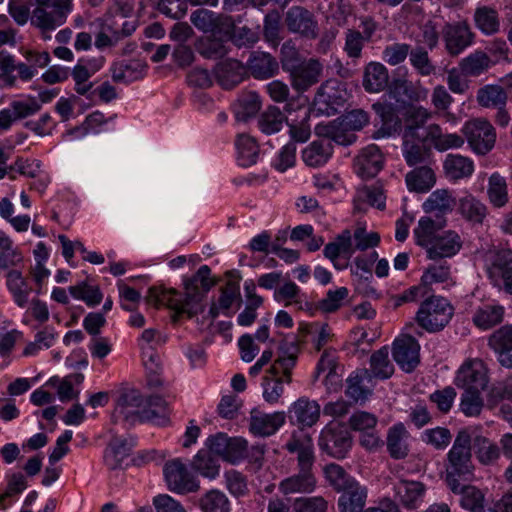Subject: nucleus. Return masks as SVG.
Masks as SVG:
<instances>
[{"instance_id": "39448f33", "label": "nucleus", "mask_w": 512, "mask_h": 512, "mask_svg": "<svg viewBox=\"0 0 512 512\" xmlns=\"http://www.w3.org/2000/svg\"><path fill=\"white\" fill-rule=\"evenodd\" d=\"M453 313L454 308L447 299L432 296L422 302L416 320L423 329L438 332L450 322Z\"/></svg>"}, {"instance_id": "f704fd0d", "label": "nucleus", "mask_w": 512, "mask_h": 512, "mask_svg": "<svg viewBox=\"0 0 512 512\" xmlns=\"http://www.w3.org/2000/svg\"><path fill=\"white\" fill-rule=\"evenodd\" d=\"M216 34L200 36L194 43V48L205 59L217 60L226 56L229 48L226 41L221 37H216Z\"/></svg>"}, {"instance_id": "cd10ccee", "label": "nucleus", "mask_w": 512, "mask_h": 512, "mask_svg": "<svg viewBox=\"0 0 512 512\" xmlns=\"http://www.w3.org/2000/svg\"><path fill=\"white\" fill-rule=\"evenodd\" d=\"M214 73L223 88L231 89L243 81L246 68L236 59H227L215 66Z\"/></svg>"}, {"instance_id": "680f3d73", "label": "nucleus", "mask_w": 512, "mask_h": 512, "mask_svg": "<svg viewBox=\"0 0 512 512\" xmlns=\"http://www.w3.org/2000/svg\"><path fill=\"white\" fill-rule=\"evenodd\" d=\"M203 512H230L228 497L219 490H210L200 499Z\"/></svg>"}, {"instance_id": "bb28decb", "label": "nucleus", "mask_w": 512, "mask_h": 512, "mask_svg": "<svg viewBox=\"0 0 512 512\" xmlns=\"http://www.w3.org/2000/svg\"><path fill=\"white\" fill-rule=\"evenodd\" d=\"M338 498L339 512H363L367 499V488L357 480L340 491Z\"/></svg>"}, {"instance_id": "3c124183", "label": "nucleus", "mask_w": 512, "mask_h": 512, "mask_svg": "<svg viewBox=\"0 0 512 512\" xmlns=\"http://www.w3.org/2000/svg\"><path fill=\"white\" fill-rule=\"evenodd\" d=\"M504 317V308L500 305H485L479 308L474 316L473 322L481 329L487 330L501 323Z\"/></svg>"}, {"instance_id": "2f4dec72", "label": "nucleus", "mask_w": 512, "mask_h": 512, "mask_svg": "<svg viewBox=\"0 0 512 512\" xmlns=\"http://www.w3.org/2000/svg\"><path fill=\"white\" fill-rule=\"evenodd\" d=\"M456 199L448 189H437L433 191L424 201L422 207L425 213L435 214L437 218L453 211Z\"/></svg>"}, {"instance_id": "0e129e2a", "label": "nucleus", "mask_w": 512, "mask_h": 512, "mask_svg": "<svg viewBox=\"0 0 512 512\" xmlns=\"http://www.w3.org/2000/svg\"><path fill=\"white\" fill-rule=\"evenodd\" d=\"M324 474L330 486L337 492H340L356 480L354 477L350 476L343 467L335 463L326 465Z\"/></svg>"}, {"instance_id": "393cba45", "label": "nucleus", "mask_w": 512, "mask_h": 512, "mask_svg": "<svg viewBox=\"0 0 512 512\" xmlns=\"http://www.w3.org/2000/svg\"><path fill=\"white\" fill-rule=\"evenodd\" d=\"M247 71L259 80L272 78L279 71L277 59L268 52L253 51L247 61Z\"/></svg>"}, {"instance_id": "8fccbe9b", "label": "nucleus", "mask_w": 512, "mask_h": 512, "mask_svg": "<svg viewBox=\"0 0 512 512\" xmlns=\"http://www.w3.org/2000/svg\"><path fill=\"white\" fill-rule=\"evenodd\" d=\"M370 372L379 379H388L394 373V365L389 359L387 346L375 351L370 357Z\"/></svg>"}, {"instance_id": "1a4fd4ad", "label": "nucleus", "mask_w": 512, "mask_h": 512, "mask_svg": "<svg viewBox=\"0 0 512 512\" xmlns=\"http://www.w3.org/2000/svg\"><path fill=\"white\" fill-rule=\"evenodd\" d=\"M446 53L458 57L474 43L475 34L467 20L446 22L441 29Z\"/></svg>"}, {"instance_id": "9b49d317", "label": "nucleus", "mask_w": 512, "mask_h": 512, "mask_svg": "<svg viewBox=\"0 0 512 512\" xmlns=\"http://www.w3.org/2000/svg\"><path fill=\"white\" fill-rule=\"evenodd\" d=\"M487 273L494 285L512 295V250L494 252L490 257Z\"/></svg>"}, {"instance_id": "c9c22d12", "label": "nucleus", "mask_w": 512, "mask_h": 512, "mask_svg": "<svg viewBox=\"0 0 512 512\" xmlns=\"http://www.w3.org/2000/svg\"><path fill=\"white\" fill-rule=\"evenodd\" d=\"M415 138L403 135L402 154L409 166L425 164L431 156L430 148L424 144L425 137L422 140Z\"/></svg>"}, {"instance_id": "6e6d98bb", "label": "nucleus", "mask_w": 512, "mask_h": 512, "mask_svg": "<svg viewBox=\"0 0 512 512\" xmlns=\"http://www.w3.org/2000/svg\"><path fill=\"white\" fill-rule=\"evenodd\" d=\"M69 292L77 300H81L89 307L97 306L101 303L103 295L98 286L90 285L82 281L69 287Z\"/></svg>"}, {"instance_id": "473e14b6", "label": "nucleus", "mask_w": 512, "mask_h": 512, "mask_svg": "<svg viewBox=\"0 0 512 512\" xmlns=\"http://www.w3.org/2000/svg\"><path fill=\"white\" fill-rule=\"evenodd\" d=\"M425 140L430 141L433 147L440 152L449 149H458L464 145L465 138L456 133H443L438 124H430L426 128Z\"/></svg>"}, {"instance_id": "c756f323", "label": "nucleus", "mask_w": 512, "mask_h": 512, "mask_svg": "<svg viewBox=\"0 0 512 512\" xmlns=\"http://www.w3.org/2000/svg\"><path fill=\"white\" fill-rule=\"evenodd\" d=\"M333 154L331 139L323 138L311 142L302 151L303 162L313 168L325 165Z\"/></svg>"}, {"instance_id": "aec40b11", "label": "nucleus", "mask_w": 512, "mask_h": 512, "mask_svg": "<svg viewBox=\"0 0 512 512\" xmlns=\"http://www.w3.org/2000/svg\"><path fill=\"white\" fill-rule=\"evenodd\" d=\"M418 342L412 336H404L393 343V358L405 372H412L419 364Z\"/></svg>"}, {"instance_id": "72a5a7b5", "label": "nucleus", "mask_w": 512, "mask_h": 512, "mask_svg": "<svg viewBox=\"0 0 512 512\" xmlns=\"http://www.w3.org/2000/svg\"><path fill=\"white\" fill-rule=\"evenodd\" d=\"M389 82L388 69L380 62H370L364 69L363 87L369 93H379Z\"/></svg>"}, {"instance_id": "4be33fe9", "label": "nucleus", "mask_w": 512, "mask_h": 512, "mask_svg": "<svg viewBox=\"0 0 512 512\" xmlns=\"http://www.w3.org/2000/svg\"><path fill=\"white\" fill-rule=\"evenodd\" d=\"M299 350L296 341H282L279 346L278 358L270 367L269 373L274 375L283 374L286 383H291V372L296 365Z\"/></svg>"}, {"instance_id": "412c9836", "label": "nucleus", "mask_w": 512, "mask_h": 512, "mask_svg": "<svg viewBox=\"0 0 512 512\" xmlns=\"http://www.w3.org/2000/svg\"><path fill=\"white\" fill-rule=\"evenodd\" d=\"M488 346L496 353L502 367L512 368V325L495 330L488 338Z\"/></svg>"}, {"instance_id": "f257e3e1", "label": "nucleus", "mask_w": 512, "mask_h": 512, "mask_svg": "<svg viewBox=\"0 0 512 512\" xmlns=\"http://www.w3.org/2000/svg\"><path fill=\"white\" fill-rule=\"evenodd\" d=\"M286 448L291 453H297L298 473L282 480L280 491L285 495L312 492L316 487V479L312 472L315 456L311 437L308 434H293Z\"/></svg>"}, {"instance_id": "603ef678", "label": "nucleus", "mask_w": 512, "mask_h": 512, "mask_svg": "<svg viewBox=\"0 0 512 512\" xmlns=\"http://www.w3.org/2000/svg\"><path fill=\"white\" fill-rule=\"evenodd\" d=\"M490 58L482 51H475L459 62L461 73L465 76H479L489 68Z\"/></svg>"}, {"instance_id": "f8f14e48", "label": "nucleus", "mask_w": 512, "mask_h": 512, "mask_svg": "<svg viewBox=\"0 0 512 512\" xmlns=\"http://www.w3.org/2000/svg\"><path fill=\"white\" fill-rule=\"evenodd\" d=\"M165 480L171 491L185 494L199 490V483L189 473L180 459H173L164 465Z\"/></svg>"}, {"instance_id": "c85d7f7f", "label": "nucleus", "mask_w": 512, "mask_h": 512, "mask_svg": "<svg viewBox=\"0 0 512 512\" xmlns=\"http://www.w3.org/2000/svg\"><path fill=\"white\" fill-rule=\"evenodd\" d=\"M320 417V405L306 397L295 401L290 408V418L301 427H312Z\"/></svg>"}, {"instance_id": "58836bf2", "label": "nucleus", "mask_w": 512, "mask_h": 512, "mask_svg": "<svg viewBox=\"0 0 512 512\" xmlns=\"http://www.w3.org/2000/svg\"><path fill=\"white\" fill-rule=\"evenodd\" d=\"M405 181L410 191L425 193L435 185L436 176L429 166L422 165L408 172Z\"/></svg>"}, {"instance_id": "0eeeda50", "label": "nucleus", "mask_w": 512, "mask_h": 512, "mask_svg": "<svg viewBox=\"0 0 512 512\" xmlns=\"http://www.w3.org/2000/svg\"><path fill=\"white\" fill-rule=\"evenodd\" d=\"M284 25L287 31L304 40H316L320 26L316 15L308 8L294 5L284 13Z\"/></svg>"}, {"instance_id": "a878e982", "label": "nucleus", "mask_w": 512, "mask_h": 512, "mask_svg": "<svg viewBox=\"0 0 512 512\" xmlns=\"http://www.w3.org/2000/svg\"><path fill=\"white\" fill-rule=\"evenodd\" d=\"M285 423L284 412L266 414L258 409L250 413V430L259 436H270L274 434Z\"/></svg>"}, {"instance_id": "a19ab883", "label": "nucleus", "mask_w": 512, "mask_h": 512, "mask_svg": "<svg viewBox=\"0 0 512 512\" xmlns=\"http://www.w3.org/2000/svg\"><path fill=\"white\" fill-rule=\"evenodd\" d=\"M408 431L402 423L392 426L387 434V450L394 459H403L408 455Z\"/></svg>"}, {"instance_id": "b1692460", "label": "nucleus", "mask_w": 512, "mask_h": 512, "mask_svg": "<svg viewBox=\"0 0 512 512\" xmlns=\"http://www.w3.org/2000/svg\"><path fill=\"white\" fill-rule=\"evenodd\" d=\"M384 156L379 147L371 144L363 148L355 158L357 173L363 178L375 177L383 168Z\"/></svg>"}, {"instance_id": "5701e85b", "label": "nucleus", "mask_w": 512, "mask_h": 512, "mask_svg": "<svg viewBox=\"0 0 512 512\" xmlns=\"http://www.w3.org/2000/svg\"><path fill=\"white\" fill-rule=\"evenodd\" d=\"M462 244V239L457 232L445 231L442 235L437 236L426 249L427 256L432 260L452 257L460 251Z\"/></svg>"}, {"instance_id": "dca6fc26", "label": "nucleus", "mask_w": 512, "mask_h": 512, "mask_svg": "<svg viewBox=\"0 0 512 512\" xmlns=\"http://www.w3.org/2000/svg\"><path fill=\"white\" fill-rule=\"evenodd\" d=\"M488 369L479 358L466 360L459 368L455 385L462 389H485L488 384Z\"/></svg>"}, {"instance_id": "4d7b16f0", "label": "nucleus", "mask_w": 512, "mask_h": 512, "mask_svg": "<svg viewBox=\"0 0 512 512\" xmlns=\"http://www.w3.org/2000/svg\"><path fill=\"white\" fill-rule=\"evenodd\" d=\"M192 468L203 477L214 479L219 475L220 465L208 451L200 450L193 458Z\"/></svg>"}, {"instance_id": "13d9d810", "label": "nucleus", "mask_w": 512, "mask_h": 512, "mask_svg": "<svg viewBox=\"0 0 512 512\" xmlns=\"http://www.w3.org/2000/svg\"><path fill=\"white\" fill-rule=\"evenodd\" d=\"M408 55L411 66L419 75L426 77L435 73L436 67L432 63L425 47L416 46L413 49L410 48Z\"/></svg>"}, {"instance_id": "6e6552de", "label": "nucleus", "mask_w": 512, "mask_h": 512, "mask_svg": "<svg viewBox=\"0 0 512 512\" xmlns=\"http://www.w3.org/2000/svg\"><path fill=\"white\" fill-rule=\"evenodd\" d=\"M319 447L329 456L343 459L352 447L350 432L345 425L330 422L320 433Z\"/></svg>"}, {"instance_id": "79ce46f5", "label": "nucleus", "mask_w": 512, "mask_h": 512, "mask_svg": "<svg viewBox=\"0 0 512 512\" xmlns=\"http://www.w3.org/2000/svg\"><path fill=\"white\" fill-rule=\"evenodd\" d=\"M473 20L475 27L486 36L497 34L500 31L499 15L494 8L488 6L477 7Z\"/></svg>"}, {"instance_id": "7c9ffc66", "label": "nucleus", "mask_w": 512, "mask_h": 512, "mask_svg": "<svg viewBox=\"0 0 512 512\" xmlns=\"http://www.w3.org/2000/svg\"><path fill=\"white\" fill-rule=\"evenodd\" d=\"M375 113L380 117L382 126L373 134V138H385L394 134L400 127V120L395 107L391 103L376 102L372 105Z\"/></svg>"}, {"instance_id": "20e7f679", "label": "nucleus", "mask_w": 512, "mask_h": 512, "mask_svg": "<svg viewBox=\"0 0 512 512\" xmlns=\"http://www.w3.org/2000/svg\"><path fill=\"white\" fill-rule=\"evenodd\" d=\"M73 0H35L31 25L41 31L42 38L49 40L50 32L63 25L72 11Z\"/></svg>"}, {"instance_id": "a18cd8bd", "label": "nucleus", "mask_w": 512, "mask_h": 512, "mask_svg": "<svg viewBox=\"0 0 512 512\" xmlns=\"http://www.w3.org/2000/svg\"><path fill=\"white\" fill-rule=\"evenodd\" d=\"M477 103L484 108H500L505 106L507 93L499 85H485L478 89Z\"/></svg>"}, {"instance_id": "a211bd4d", "label": "nucleus", "mask_w": 512, "mask_h": 512, "mask_svg": "<svg viewBox=\"0 0 512 512\" xmlns=\"http://www.w3.org/2000/svg\"><path fill=\"white\" fill-rule=\"evenodd\" d=\"M215 285V281L211 278V269L207 265L201 266L197 272L184 283L185 295H187V303L201 309V300L203 296Z\"/></svg>"}, {"instance_id": "864d4df0", "label": "nucleus", "mask_w": 512, "mask_h": 512, "mask_svg": "<svg viewBox=\"0 0 512 512\" xmlns=\"http://www.w3.org/2000/svg\"><path fill=\"white\" fill-rule=\"evenodd\" d=\"M238 162L243 167H249L256 163L259 148L254 138L249 135H239L236 140Z\"/></svg>"}, {"instance_id": "6ab92c4d", "label": "nucleus", "mask_w": 512, "mask_h": 512, "mask_svg": "<svg viewBox=\"0 0 512 512\" xmlns=\"http://www.w3.org/2000/svg\"><path fill=\"white\" fill-rule=\"evenodd\" d=\"M148 297L150 302H154L156 305H165L177 314H187L189 317H193L199 313V309H196L195 306L188 305L187 295L182 298L174 289L150 288Z\"/></svg>"}, {"instance_id": "de8ad7c7", "label": "nucleus", "mask_w": 512, "mask_h": 512, "mask_svg": "<svg viewBox=\"0 0 512 512\" xmlns=\"http://www.w3.org/2000/svg\"><path fill=\"white\" fill-rule=\"evenodd\" d=\"M487 196L490 203L496 207H504L509 200L506 180L499 173H493L488 179Z\"/></svg>"}, {"instance_id": "052dcab7", "label": "nucleus", "mask_w": 512, "mask_h": 512, "mask_svg": "<svg viewBox=\"0 0 512 512\" xmlns=\"http://www.w3.org/2000/svg\"><path fill=\"white\" fill-rule=\"evenodd\" d=\"M285 121V116L278 107H268L259 117L258 126L265 134L280 131Z\"/></svg>"}, {"instance_id": "423d86ee", "label": "nucleus", "mask_w": 512, "mask_h": 512, "mask_svg": "<svg viewBox=\"0 0 512 512\" xmlns=\"http://www.w3.org/2000/svg\"><path fill=\"white\" fill-rule=\"evenodd\" d=\"M461 132L471 150L477 155L484 156L495 146V128L485 118L480 117L466 121Z\"/></svg>"}, {"instance_id": "bf43d9fd", "label": "nucleus", "mask_w": 512, "mask_h": 512, "mask_svg": "<svg viewBox=\"0 0 512 512\" xmlns=\"http://www.w3.org/2000/svg\"><path fill=\"white\" fill-rule=\"evenodd\" d=\"M281 16L278 10L273 9L269 11L263 21V36L266 42H268L272 47H277L282 40L280 35L281 26H280Z\"/></svg>"}, {"instance_id": "2eb2a0df", "label": "nucleus", "mask_w": 512, "mask_h": 512, "mask_svg": "<svg viewBox=\"0 0 512 512\" xmlns=\"http://www.w3.org/2000/svg\"><path fill=\"white\" fill-rule=\"evenodd\" d=\"M190 21L198 30L204 33L229 35L234 27L231 16L216 14L204 8L192 12Z\"/></svg>"}, {"instance_id": "ea45409f", "label": "nucleus", "mask_w": 512, "mask_h": 512, "mask_svg": "<svg viewBox=\"0 0 512 512\" xmlns=\"http://www.w3.org/2000/svg\"><path fill=\"white\" fill-rule=\"evenodd\" d=\"M133 445V440L113 437L104 455L107 467L112 470L121 467L124 459L129 456Z\"/></svg>"}, {"instance_id": "c03bdc74", "label": "nucleus", "mask_w": 512, "mask_h": 512, "mask_svg": "<svg viewBox=\"0 0 512 512\" xmlns=\"http://www.w3.org/2000/svg\"><path fill=\"white\" fill-rule=\"evenodd\" d=\"M144 66L138 61H119L111 67V75L114 82L131 83L143 76Z\"/></svg>"}, {"instance_id": "f03ea898", "label": "nucleus", "mask_w": 512, "mask_h": 512, "mask_svg": "<svg viewBox=\"0 0 512 512\" xmlns=\"http://www.w3.org/2000/svg\"><path fill=\"white\" fill-rule=\"evenodd\" d=\"M379 243L380 235L377 232H367L365 228L358 227L352 234L349 229H345L336 236L334 241L325 245L323 254L336 269L341 270L346 268L348 263L340 265L339 256L343 255L349 259L356 250L365 251L378 246Z\"/></svg>"}, {"instance_id": "5fc2aeb1", "label": "nucleus", "mask_w": 512, "mask_h": 512, "mask_svg": "<svg viewBox=\"0 0 512 512\" xmlns=\"http://www.w3.org/2000/svg\"><path fill=\"white\" fill-rule=\"evenodd\" d=\"M370 378L369 370L361 369L353 372L347 378L346 395L354 401H364L371 393L369 389H366L362 383L364 379Z\"/></svg>"}, {"instance_id": "09e8293b", "label": "nucleus", "mask_w": 512, "mask_h": 512, "mask_svg": "<svg viewBox=\"0 0 512 512\" xmlns=\"http://www.w3.org/2000/svg\"><path fill=\"white\" fill-rule=\"evenodd\" d=\"M431 116V112L422 106H408L405 111L407 124L403 135H405V137H416L418 129L424 126Z\"/></svg>"}, {"instance_id": "4c0bfd02", "label": "nucleus", "mask_w": 512, "mask_h": 512, "mask_svg": "<svg viewBox=\"0 0 512 512\" xmlns=\"http://www.w3.org/2000/svg\"><path fill=\"white\" fill-rule=\"evenodd\" d=\"M458 213L469 223L480 225L487 216V207L475 196L468 194L459 199Z\"/></svg>"}, {"instance_id": "e2e57ef3", "label": "nucleus", "mask_w": 512, "mask_h": 512, "mask_svg": "<svg viewBox=\"0 0 512 512\" xmlns=\"http://www.w3.org/2000/svg\"><path fill=\"white\" fill-rule=\"evenodd\" d=\"M23 261L21 253L13 249L12 240L0 230V269L17 266Z\"/></svg>"}, {"instance_id": "7ed1b4c3", "label": "nucleus", "mask_w": 512, "mask_h": 512, "mask_svg": "<svg viewBox=\"0 0 512 512\" xmlns=\"http://www.w3.org/2000/svg\"><path fill=\"white\" fill-rule=\"evenodd\" d=\"M471 442L470 434L461 430L447 454L445 481L451 491L459 490V482L469 481L473 476Z\"/></svg>"}, {"instance_id": "4468645a", "label": "nucleus", "mask_w": 512, "mask_h": 512, "mask_svg": "<svg viewBox=\"0 0 512 512\" xmlns=\"http://www.w3.org/2000/svg\"><path fill=\"white\" fill-rule=\"evenodd\" d=\"M345 96L346 91L342 88V84L336 79H329L317 89L314 106L320 113L331 115L344 104Z\"/></svg>"}, {"instance_id": "9d476101", "label": "nucleus", "mask_w": 512, "mask_h": 512, "mask_svg": "<svg viewBox=\"0 0 512 512\" xmlns=\"http://www.w3.org/2000/svg\"><path fill=\"white\" fill-rule=\"evenodd\" d=\"M125 421L134 422L136 419L147 421L152 419V415L147 410L146 400L140 391L136 389H127L120 393L113 418L117 421L119 418Z\"/></svg>"}, {"instance_id": "e433bc0d", "label": "nucleus", "mask_w": 512, "mask_h": 512, "mask_svg": "<svg viewBox=\"0 0 512 512\" xmlns=\"http://www.w3.org/2000/svg\"><path fill=\"white\" fill-rule=\"evenodd\" d=\"M445 175L451 180L470 177L474 172V162L471 158L460 154H448L443 162Z\"/></svg>"}, {"instance_id": "69168bd1", "label": "nucleus", "mask_w": 512, "mask_h": 512, "mask_svg": "<svg viewBox=\"0 0 512 512\" xmlns=\"http://www.w3.org/2000/svg\"><path fill=\"white\" fill-rule=\"evenodd\" d=\"M240 297L239 285L229 281L225 287L221 289V295L217 303L212 304L210 314L217 317L219 310L228 311L232 304Z\"/></svg>"}, {"instance_id": "37998d69", "label": "nucleus", "mask_w": 512, "mask_h": 512, "mask_svg": "<svg viewBox=\"0 0 512 512\" xmlns=\"http://www.w3.org/2000/svg\"><path fill=\"white\" fill-rule=\"evenodd\" d=\"M446 224L445 219L437 218L433 220L430 217H421L418 226L414 229L417 244L425 249L436 239L435 233Z\"/></svg>"}, {"instance_id": "338daca9", "label": "nucleus", "mask_w": 512, "mask_h": 512, "mask_svg": "<svg viewBox=\"0 0 512 512\" xmlns=\"http://www.w3.org/2000/svg\"><path fill=\"white\" fill-rule=\"evenodd\" d=\"M261 107L259 95L255 92H248L238 99L235 114L238 120L246 121L254 116Z\"/></svg>"}, {"instance_id": "774afa93", "label": "nucleus", "mask_w": 512, "mask_h": 512, "mask_svg": "<svg viewBox=\"0 0 512 512\" xmlns=\"http://www.w3.org/2000/svg\"><path fill=\"white\" fill-rule=\"evenodd\" d=\"M284 382L286 383L283 374L265 376L262 383L264 400L270 404L277 403L284 392Z\"/></svg>"}, {"instance_id": "ddd939ff", "label": "nucleus", "mask_w": 512, "mask_h": 512, "mask_svg": "<svg viewBox=\"0 0 512 512\" xmlns=\"http://www.w3.org/2000/svg\"><path fill=\"white\" fill-rule=\"evenodd\" d=\"M393 491L395 502L412 511L424 504L427 488L421 481L401 478L393 483Z\"/></svg>"}, {"instance_id": "f3484780", "label": "nucleus", "mask_w": 512, "mask_h": 512, "mask_svg": "<svg viewBox=\"0 0 512 512\" xmlns=\"http://www.w3.org/2000/svg\"><path fill=\"white\" fill-rule=\"evenodd\" d=\"M323 73V65L316 58H309L288 72L291 86L303 93L317 84Z\"/></svg>"}, {"instance_id": "49530a36", "label": "nucleus", "mask_w": 512, "mask_h": 512, "mask_svg": "<svg viewBox=\"0 0 512 512\" xmlns=\"http://www.w3.org/2000/svg\"><path fill=\"white\" fill-rule=\"evenodd\" d=\"M461 494V506L469 512H486L484 505V494L475 486L462 485L459 482V490L452 491Z\"/></svg>"}]
</instances>
